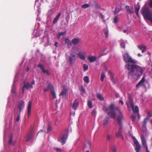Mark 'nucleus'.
I'll return each instance as SVG.
<instances>
[{"instance_id": "nucleus-1", "label": "nucleus", "mask_w": 152, "mask_h": 152, "mask_svg": "<svg viewBox=\"0 0 152 152\" xmlns=\"http://www.w3.org/2000/svg\"><path fill=\"white\" fill-rule=\"evenodd\" d=\"M104 111L111 118L116 119L119 125V130L122 129V121L124 119V117L118 107H115L113 104H112L107 107L103 108Z\"/></svg>"}, {"instance_id": "nucleus-2", "label": "nucleus", "mask_w": 152, "mask_h": 152, "mask_svg": "<svg viewBox=\"0 0 152 152\" xmlns=\"http://www.w3.org/2000/svg\"><path fill=\"white\" fill-rule=\"evenodd\" d=\"M126 66L129 71V77L131 78L137 79L143 73V68L137 65L129 64Z\"/></svg>"}, {"instance_id": "nucleus-3", "label": "nucleus", "mask_w": 152, "mask_h": 152, "mask_svg": "<svg viewBox=\"0 0 152 152\" xmlns=\"http://www.w3.org/2000/svg\"><path fill=\"white\" fill-rule=\"evenodd\" d=\"M126 104L127 105L128 110L129 111L131 110V108L133 110V112L137 114L139 113V108L138 106H134V103L132 99L129 97V101L126 102Z\"/></svg>"}, {"instance_id": "nucleus-4", "label": "nucleus", "mask_w": 152, "mask_h": 152, "mask_svg": "<svg viewBox=\"0 0 152 152\" xmlns=\"http://www.w3.org/2000/svg\"><path fill=\"white\" fill-rule=\"evenodd\" d=\"M142 11L144 17L152 23V12H151L146 7H144L142 9Z\"/></svg>"}, {"instance_id": "nucleus-5", "label": "nucleus", "mask_w": 152, "mask_h": 152, "mask_svg": "<svg viewBox=\"0 0 152 152\" xmlns=\"http://www.w3.org/2000/svg\"><path fill=\"white\" fill-rule=\"evenodd\" d=\"M49 90H50V92L53 98L54 99L56 98V95L54 87L53 85L51 84H48L47 87L44 89V91L45 92H46Z\"/></svg>"}, {"instance_id": "nucleus-6", "label": "nucleus", "mask_w": 152, "mask_h": 152, "mask_svg": "<svg viewBox=\"0 0 152 152\" xmlns=\"http://www.w3.org/2000/svg\"><path fill=\"white\" fill-rule=\"evenodd\" d=\"M123 57L124 61L126 62L131 63L134 64L137 63V61L132 59L128 53L124 54L123 55Z\"/></svg>"}, {"instance_id": "nucleus-7", "label": "nucleus", "mask_w": 152, "mask_h": 152, "mask_svg": "<svg viewBox=\"0 0 152 152\" xmlns=\"http://www.w3.org/2000/svg\"><path fill=\"white\" fill-rule=\"evenodd\" d=\"M132 138L134 140L136 152H140L141 148L140 145L135 137H133Z\"/></svg>"}, {"instance_id": "nucleus-8", "label": "nucleus", "mask_w": 152, "mask_h": 152, "mask_svg": "<svg viewBox=\"0 0 152 152\" xmlns=\"http://www.w3.org/2000/svg\"><path fill=\"white\" fill-rule=\"evenodd\" d=\"M101 10V7L100 5L99 4H96V13L98 15H99L104 20V17L100 12V10Z\"/></svg>"}, {"instance_id": "nucleus-9", "label": "nucleus", "mask_w": 152, "mask_h": 152, "mask_svg": "<svg viewBox=\"0 0 152 152\" xmlns=\"http://www.w3.org/2000/svg\"><path fill=\"white\" fill-rule=\"evenodd\" d=\"M69 62L70 64H72L73 61H75L76 59V56L74 52H71L70 55L68 56Z\"/></svg>"}, {"instance_id": "nucleus-10", "label": "nucleus", "mask_w": 152, "mask_h": 152, "mask_svg": "<svg viewBox=\"0 0 152 152\" xmlns=\"http://www.w3.org/2000/svg\"><path fill=\"white\" fill-rule=\"evenodd\" d=\"M34 132L33 130H32L27 134L26 137V141L29 142L32 140L34 139Z\"/></svg>"}, {"instance_id": "nucleus-11", "label": "nucleus", "mask_w": 152, "mask_h": 152, "mask_svg": "<svg viewBox=\"0 0 152 152\" xmlns=\"http://www.w3.org/2000/svg\"><path fill=\"white\" fill-rule=\"evenodd\" d=\"M125 9L127 15H131L134 14V11L133 9L131 8L129 6H126Z\"/></svg>"}, {"instance_id": "nucleus-12", "label": "nucleus", "mask_w": 152, "mask_h": 152, "mask_svg": "<svg viewBox=\"0 0 152 152\" xmlns=\"http://www.w3.org/2000/svg\"><path fill=\"white\" fill-rule=\"evenodd\" d=\"M25 106L24 102L23 101H20L19 104L18 105V108L19 110L18 112L21 113L22 109L24 108Z\"/></svg>"}, {"instance_id": "nucleus-13", "label": "nucleus", "mask_w": 152, "mask_h": 152, "mask_svg": "<svg viewBox=\"0 0 152 152\" xmlns=\"http://www.w3.org/2000/svg\"><path fill=\"white\" fill-rule=\"evenodd\" d=\"M37 66L42 71L43 73L46 74L48 75H50V73L49 71L47 70H45L44 69L43 65L41 64H39Z\"/></svg>"}, {"instance_id": "nucleus-14", "label": "nucleus", "mask_w": 152, "mask_h": 152, "mask_svg": "<svg viewBox=\"0 0 152 152\" xmlns=\"http://www.w3.org/2000/svg\"><path fill=\"white\" fill-rule=\"evenodd\" d=\"M145 81V76H143L140 81L139 83L136 86L137 88H138L140 86H144V83Z\"/></svg>"}, {"instance_id": "nucleus-15", "label": "nucleus", "mask_w": 152, "mask_h": 152, "mask_svg": "<svg viewBox=\"0 0 152 152\" xmlns=\"http://www.w3.org/2000/svg\"><path fill=\"white\" fill-rule=\"evenodd\" d=\"M31 104L32 102L31 101H29L28 103V113L27 116L28 118L31 114Z\"/></svg>"}, {"instance_id": "nucleus-16", "label": "nucleus", "mask_w": 152, "mask_h": 152, "mask_svg": "<svg viewBox=\"0 0 152 152\" xmlns=\"http://www.w3.org/2000/svg\"><path fill=\"white\" fill-rule=\"evenodd\" d=\"M67 138V135L64 134L62 136L60 140H59V139H58V140L59 142H61L62 143V145H63L65 143Z\"/></svg>"}, {"instance_id": "nucleus-17", "label": "nucleus", "mask_w": 152, "mask_h": 152, "mask_svg": "<svg viewBox=\"0 0 152 152\" xmlns=\"http://www.w3.org/2000/svg\"><path fill=\"white\" fill-rule=\"evenodd\" d=\"M139 49L142 50V53H143L146 51V47L144 45H141L137 46Z\"/></svg>"}, {"instance_id": "nucleus-18", "label": "nucleus", "mask_w": 152, "mask_h": 152, "mask_svg": "<svg viewBox=\"0 0 152 152\" xmlns=\"http://www.w3.org/2000/svg\"><path fill=\"white\" fill-rule=\"evenodd\" d=\"M141 138L142 144L144 147L146 148V147H148L147 143L146 140L143 135H141Z\"/></svg>"}, {"instance_id": "nucleus-19", "label": "nucleus", "mask_w": 152, "mask_h": 152, "mask_svg": "<svg viewBox=\"0 0 152 152\" xmlns=\"http://www.w3.org/2000/svg\"><path fill=\"white\" fill-rule=\"evenodd\" d=\"M67 93V91L66 89L65 88H64L61 91L60 94H59V96H61L63 97H65L66 96Z\"/></svg>"}, {"instance_id": "nucleus-20", "label": "nucleus", "mask_w": 152, "mask_h": 152, "mask_svg": "<svg viewBox=\"0 0 152 152\" xmlns=\"http://www.w3.org/2000/svg\"><path fill=\"white\" fill-rule=\"evenodd\" d=\"M61 15V12H59L57 14V15H56V17L53 20V24H55L57 22L59 18L60 17Z\"/></svg>"}, {"instance_id": "nucleus-21", "label": "nucleus", "mask_w": 152, "mask_h": 152, "mask_svg": "<svg viewBox=\"0 0 152 152\" xmlns=\"http://www.w3.org/2000/svg\"><path fill=\"white\" fill-rule=\"evenodd\" d=\"M109 120V118L107 117L103 121L102 124L104 127H105L108 124V121Z\"/></svg>"}, {"instance_id": "nucleus-22", "label": "nucleus", "mask_w": 152, "mask_h": 152, "mask_svg": "<svg viewBox=\"0 0 152 152\" xmlns=\"http://www.w3.org/2000/svg\"><path fill=\"white\" fill-rule=\"evenodd\" d=\"M79 102L78 101L75 99L72 106V108L74 109H76L78 106Z\"/></svg>"}, {"instance_id": "nucleus-23", "label": "nucleus", "mask_w": 152, "mask_h": 152, "mask_svg": "<svg viewBox=\"0 0 152 152\" xmlns=\"http://www.w3.org/2000/svg\"><path fill=\"white\" fill-rule=\"evenodd\" d=\"M65 43L67 45V46L68 48L70 47L72 45L71 42L67 38L65 39Z\"/></svg>"}, {"instance_id": "nucleus-24", "label": "nucleus", "mask_w": 152, "mask_h": 152, "mask_svg": "<svg viewBox=\"0 0 152 152\" xmlns=\"http://www.w3.org/2000/svg\"><path fill=\"white\" fill-rule=\"evenodd\" d=\"M78 55L80 58L82 60H84L86 59L84 54L83 53L80 52L78 53Z\"/></svg>"}, {"instance_id": "nucleus-25", "label": "nucleus", "mask_w": 152, "mask_h": 152, "mask_svg": "<svg viewBox=\"0 0 152 152\" xmlns=\"http://www.w3.org/2000/svg\"><path fill=\"white\" fill-rule=\"evenodd\" d=\"M80 41V39L78 38H74L72 40V42L74 45L77 44Z\"/></svg>"}, {"instance_id": "nucleus-26", "label": "nucleus", "mask_w": 152, "mask_h": 152, "mask_svg": "<svg viewBox=\"0 0 152 152\" xmlns=\"http://www.w3.org/2000/svg\"><path fill=\"white\" fill-rule=\"evenodd\" d=\"M24 83L23 85V88H25L27 89H28L29 88H30V84L28 82L26 83L25 81H24L23 82Z\"/></svg>"}, {"instance_id": "nucleus-27", "label": "nucleus", "mask_w": 152, "mask_h": 152, "mask_svg": "<svg viewBox=\"0 0 152 152\" xmlns=\"http://www.w3.org/2000/svg\"><path fill=\"white\" fill-rule=\"evenodd\" d=\"M91 146V143L89 141H86L84 147V149L86 148H89Z\"/></svg>"}, {"instance_id": "nucleus-28", "label": "nucleus", "mask_w": 152, "mask_h": 152, "mask_svg": "<svg viewBox=\"0 0 152 152\" xmlns=\"http://www.w3.org/2000/svg\"><path fill=\"white\" fill-rule=\"evenodd\" d=\"M115 135L116 137L117 138H119L120 137H121V138L123 140H124V137L123 136H122L121 135V131L119 130L118 132V133H116Z\"/></svg>"}, {"instance_id": "nucleus-29", "label": "nucleus", "mask_w": 152, "mask_h": 152, "mask_svg": "<svg viewBox=\"0 0 152 152\" xmlns=\"http://www.w3.org/2000/svg\"><path fill=\"white\" fill-rule=\"evenodd\" d=\"M96 97L100 100L103 101L104 100V98L102 95L100 94L97 93L96 94Z\"/></svg>"}, {"instance_id": "nucleus-30", "label": "nucleus", "mask_w": 152, "mask_h": 152, "mask_svg": "<svg viewBox=\"0 0 152 152\" xmlns=\"http://www.w3.org/2000/svg\"><path fill=\"white\" fill-rule=\"evenodd\" d=\"M126 41H125L123 40H121L120 41V45L121 47L123 48H125V43L126 42Z\"/></svg>"}, {"instance_id": "nucleus-31", "label": "nucleus", "mask_w": 152, "mask_h": 152, "mask_svg": "<svg viewBox=\"0 0 152 152\" xmlns=\"http://www.w3.org/2000/svg\"><path fill=\"white\" fill-rule=\"evenodd\" d=\"M88 59L90 62H93L95 61V57L93 56H88Z\"/></svg>"}, {"instance_id": "nucleus-32", "label": "nucleus", "mask_w": 152, "mask_h": 152, "mask_svg": "<svg viewBox=\"0 0 152 152\" xmlns=\"http://www.w3.org/2000/svg\"><path fill=\"white\" fill-rule=\"evenodd\" d=\"M113 136L111 134H108L107 135L106 139L107 141H109L110 140L113 138Z\"/></svg>"}, {"instance_id": "nucleus-33", "label": "nucleus", "mask_w": 152, "mask_h": 152, "mask_svg": "<svg viewBox=\"0 0 152 152\" xmlns=\"http://www.w3.org/2000/svg\"><path fill=\"white\" fill-rule=\"evenodd\" d=\"M140 8V6L139 5L137 4L135 6V12L136 13L137 15H138V12Z\"/></svg>"}, {"instance_id": "nucleus-34", "label": "nucleus", "mask_w": 152, "mask_h": 152, "mask_svg": "<svg viewBox=\"0 0 152 152\" xmlns=\"http://www.w3.org/2000/svg\"><path fill=\"white\" fill-rule=\"evenodd\" d=\"M104 33L106 37L107 38L108 37V30L107 28H105L104 31Z\"/></svg>"}, {"instance_id": "nucleus-35", "label": "nucleus", "mask_w": 152, "mask_h": 152, "mask_svg": "<svg viewBox=\"0 0 152 152\" xmlns=\"http://www.w3.org/2000/svg\"><path fill=\"white\" fill-rule=\"evenodd\" d=\"M83 80L87 83H88L89 82V78L87 76H85L83 78Z\"/></svg>"}, {"instance_id": "nucleus-36", "label": "nucleus", "mask_w": 152, "mask_h": 152, "mask_svg": "<svg viewBox=\"0 0 152 152\" xmlns=\"http://www.w3.org/2000/svg\"><path fill=\"white\" fill-rule=\"evenodd\" d=\"M87 105L89 108H91L93 107L92 103L91 101L89 100L88 101Z\"/></svg>"}, {"instance_id": "nucleus-37", "label": "nucleus", "mask_w": 152, "mask_h": 152, "mask_svg": "<svg viewBox=\"0 0 152 152\" xmlns=\"http://www.w3.org/2000/svg\"><path fill=\"white\" fill-rule=\"evenodd\" d=\"M105 74L104 72H102L100 78L101 80L102 81H103L104 78L105 77Z\"/></svg>"}, {"instance_id": "nucleus-38", "label": "nucleus", "mask_w": 152, "mask_h": 152, "mask_svg": "<svg viewBox=\"0 0 152 152\" xmlns=\"http://www.w3.org/2000/svg\"><path fill=\"white\" fill-rule=\"evenodd\" d=\"M121 10L120 8H115V9L114 11V14L115 15H116L118 14L119 12L121 11Z\"/></svg>"}, {"instance_id": "nucleus-39", "label": "nucleus", "mask_w": 152, "mask_h": 152, "mask_svg": "<svg viewBox=\"0 0 152 152\" xmlns=\"http://www.w3.org/2000/svg\"><path fill=\"white\" fill-rule=\"evenodd\" d=\"M17 114L18 116L17 118L16 119V120L17 122H19L20 119V113L17 112Z\"/></svg>"}, {"instance_id": "nucleus-40", "label": "nucleus", "mask_w": 152, "mask_h": 152, "mask_svg": "<svg viewBox=\"0 0 152 152\" xmlns=\"http://www.w3.org/2000/svg\"><path fill=\"white\" fill-rule=\"evenodd\" d=\"M13 137L12 135H11L10 137V139L9 141V145L11 144L12 141Z\"/></svg>"}, {"instance_id": "nucleus-41", "label": "nucleus", "mask_w": 152, "mask_h": 152, "mask_svg": "<svg viewBox=\"0 0 152 152\" xmlns=\"http://www.w3.org/2000/svg\"><path fill=\"white\" fill-rule=\"evenodd\" d=\"M83 67L84 70V71L87 70L88 69V66L87 64H84Z\"/></svg>"}, {"instance_id": "nucleus-42", "label": "nucleus", "mask_w": 152, "mask_h": 152, "mask_svg": "<svg viewBox=\"0 0 152 152\" xmlns=\"http://www.w3.org/2000/svg\"><path fill=\"white\" fill-rule=\"evenodd\" d=\"M89 7V5L88 4H85L82 6V7L84 9H86Z\"/></svg>"}, {"instance_id": "nucleus-43", "label": "nucleus", "mask_w": 152, "mask_h": 152, "mask_svg": "<svg viewBox=\"0 0 152 152\" xmlns=\"http://www.w3.org/2000/svg\"><path fill=\"white\" fill-rule=\"evenodd\" d=\"M142 130L144 132H146V131L147 129L146 128V124L143 125V126L142 128Z\"/></svg>"}, {"instance_id": "nucleus-44", "label": "nucleus", "mask_w": 152, "mask_h": 152, "mask_svg": "<svg viewBox=\"0 0 152 152\" xmlns=\"http://www.w3.org/2000/svg\"><path fill=\"white\" fill-rule=\"evenodd\" d=\"M118 18L117 17H115L113 19V22L115 23H117L118 22Z\"/></svg>"}, {"instance_id": "nucleus-45", "label": "nucleus", "mask_w": 152, "mask_h": 152, "mask_svg": "<svg viewBox=\"0 0 152 152\" xmlns=\"http://www.w3.org/2000/svg\"><path fill=\"white\" fill-rule=\"evenodd\" d=\"M148 119H149L148 118H145L144 120V122H143V125H145V124H146H146L147 123V122L148 121Z\"/></svg>"}, {"instance_id": "nucleus-46", "label": "nucleus", "mask_w": 152, "mask_h": 152, "mask_svg": "<svg viewBox=\"0 0 152 152\" xmlns=\"http://www.w3.org/2000/svg\"><path fill=\"white\" fill-rule=\"evenodd\" d=\"M35 84V81L34 80H33L31 83V84L30 85V88H33V85Z\"/></svg>"}, {"instance_id": "nucleus-47", "label": "nucleus", "mask_w": 152, "mask_h": 152, "mask_svg": "<svg viewBox=\"0 0 152 152\" xmlns=\"http://www.w3.org/2000/svg\"><path fill=\"white\" fill-rule=\"evenodd\" d=\"M130 118H131L132 120V121H134L135 118L136 117L135 115H132L131 116Z\"/></svg>"}, {"instance_id": "nucleus-48", "label": "nucleus", "mask_w": 152, "mask_h": 152, "mask_svg": "<svg viewBox=\"0 0 152 152\" xmlns=\"http://www.w3.org/2000/svg\"><path fill=\"white\" fill-rule=\"evenodd\" d=\"M112 151V152H116L117 151L116 148L115 146H114L113 148Z\"/></svg>"}, {"instance_id": "nucleus-49", "label": "nucleus", "mask_w": 152, "mask_h": 152, "mask_svg": "<svg viewBox=\"0 0 152 152\" xmlns=\"http://www.w3.org/2000/svg\"><path fill=\"white\" fill-rule=\"evenodd\" d=\"M54 149L56 151L58 152H61V150L60 149L57 148H54Z\"/></svg>"}, {"instance_id": "nucleus-50", "label": "nucleus", "mask_w": 152, "mask_h": 152, "mask_svg": "<svg viewBox=\"0 0 152 152\" xmlns=\"http://www.w3.org/2000/svg\"><path fill=\"white\" fill-rule=\"evenodd\" d=\"M66 33V31H65L64 32H60L58 34H60L61 36L64 35Z\"/></svg>"}, {"instance_id": "nucleus-51", "label": "nucleus", "mask_w": 152, "mask_h": 152, "mask_svg": "<svg viewBox=\"0 0 152 152\" xmlns=\"http://www.w3.org/2000/svg\"><path fill=\"white\" fill-rule=\"evenodd\" d=\"M51 127L50 126H48V127L47 129V132H49L51 130Z\"/></svg>"}, {"instance_id": "nucleus-52", "label": "nucleus", "mask_w": 152, "mask_h": 152, "mask_svg": "<svg viewBox=\"0 0 152 152\" xmlns=\"http://www.w3.org/2000/svg\"><path fill=\"white\" fill-rule=\"evenodd\" d=\"M91 115L92 116H94L95 115V111L94 110L92 112Z\"/></svg>"}, {"instance_id": "nucleus-53", "label": "nucleus", "mask_w": 152, "mask_h": 152, "mask_svg": "<svg viewBox=\"0 0 152 152\" xmlns=\"http://www.w3.org/2000/svg\"><path fill=\"white\" fill-rule=\"evenodd\" d=\"M81 91L83 92L84 93L85 92V90L83 86H82Z\"/></svg>"}, {"instance_id": "nucleus-54", "label": "nucleus", "mask_w": 152, "mask_h": 152, "mask_svg": "<svg viewBox=\"0 0 152 152\" xmlns=\"http://www.w3.org/2000/svg\"><path fill=\"white\" fill-rule=\"evenodd\" d=\"M149 5L150 7L152 8V0H150Z\"/></svg>"}, {"instance_id": "nucleus-55", "label": "nucleus", "mask_w": 152, "mask_h": 152, "mask_svg": "<svg viewBox=\"0 0 152 152\" xmlns=\"http://www.w3.org/2000/svg\"><path fill=\"white\" fill-rule=\"evenodd\" d=\"M119 103L121 104L122 105H123V104L124 102L123 101L120 100L119 101Z\"/></svg>"}, {"instance_id": "nucleus-56", "label": "nucleus", "mask_w": 152, "mask_h": 152, "mask_svg": "<svg viewBox=\"0 0 152 152\" xmlns=\"http://www.w3.org/2000/svg\"><path fill=\"white\" fill-rule=\"evenodd\" d=\"M25 88H23V87L22 88V92L23 94L24 93V91H25Z\"/></svg>"}, {"instance_id": "nucleus-57", "label": "nucleus", "mask_w": 152, "mask_h": 152, "mask_svg": "<svg viewBox=\"0 0 152 152\" xmlns=\"http://www.w3.org/2000/svg\"><path fill=\"white\" fill-rule=\"evenodd\" d=\"M145 148H146V152H150L148 150V147H146Z\"/></svg>"}, {"instance_id": "nucleus-58", "label": "nucleus", "mask_w": 152, "mask_h": 152, "mask_svg": "<svg viewBox=\"0 0 152 152\" xmlns=\"http://www.w3.org/2000/svg\"><path fill=\"white\" fill-rule=\"evenodd\" d=\"M142 56V55H141L140 53H138V54H137V56L139 57H141V56Z\"/></svg>"}, {"instance_id": "nucleus-59", "label": "nucleus", "mask_w": 152, "mask_h": 152, "mask_svg": "<svg viewBox=\"0 0 152 152\" xmlns=\"http://www.w3.org/2000/svg\"><path fill=\"white\" fill-rule=\"evenodd\" d=\"M58 43L57 42H56L55 43V45L57 47V46H58Z\"/></svg>"}, {"instance_id": "nucleus-60", "label": "nucleus", "mask_w": 152, "mask_h": 152, "mask_svg": "<svg viewBox=\"0 0 152 152\" xmlns=\"http://www.w3.org/2000/svg\"><path fill=\"white\" fill-rule=\"evenodd\" d=\"M29 70V67L28 66H27V67L26 69V71H28Z\"/></svg>"}, {"instance_id": "nucleus-61", "label": "nucleus", "mask_w": 152, "mask_h": 152, "mask_svg": "<svg viewBox=\"0 0 152 152\" xmlns=\"http://www.w3.org/2000/svg\"><path fill=\"white\" fill-rule=\"evenodd\" d=\"M127 30H124L123 31V32L124 33H126L127 31Z\"/></svg>"}, {"instance_id": "nucleus-62", "label": "nucleus", "mask_w": 152, "mask_h": 152, "mask_svg": "<svg viewBox=\"0 0 152 152\" xmlns=\"http://www.w3.org/2000/svg\"><path fill=\"white\" fill-rule=\"evenodd\" d=\"M61 36L60 34H58V39L60 38V37H61Z\"/></svg>"}, {"instance_id": "nucleus-63", "label": "nucleus", "mask_w": 152, "mask_h": 152, "mask_svg": "<svg viewBox=\"0 0 152 152\" xmlns=\"http://www.w3.org/2000/svg\"><path fill=\"white\" fill-rule=\"evenodd\" d=\"M43 132V130H40L39 132H38L37 133V135L39 133V132Z\"/></svg>"}, {"instance_id": "nucleus-64", "label": "nucleus", "mask_w": 152, "mask_h": 152, "mask_svg": "<svg viewBox=\"0 0 152 152\" xmlns=\"http://www.w3.org/2000/svg\"><path fill=\"white\" fill-rule=\"evenodd\" d=\"M147 54H148L149 56H150L151 55V53L150 52H148L147 53Z\"/></svg>"}]
</instances>
